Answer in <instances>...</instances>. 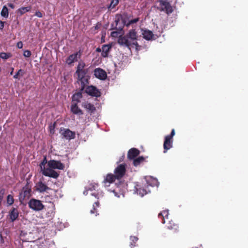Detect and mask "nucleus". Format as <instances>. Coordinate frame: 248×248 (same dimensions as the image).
<instances>
[{
    "label": "nucleus",
    "instance_id": "1",
    "mask_svg": "<svg viewBox=\"0 0 248 248\" xmlns=\"http://www.w3.org/2000/svg\"><path fill=\"white\" fill-rule=\"evenodd\" d=\"M137 33L135 30H130L124 35H121L118 37V43L121 46H124L130 48V46L138 45L137 42Z\"/></svg>",
    "mask_w": 248,
    "mask_h": 248
},
{
    "label": "nucleus",
    "instance_id": "2",
    "mask_svg": "<svg viewBox=\"0 0 248 248\" xmlns=\"http://www.w3.org/2000/svg\"><path fill=\"white\" fill-rule=\"evenodd\" d=\"M32 184L29 180H26V184L21 190L19 195V201L21 203L28 200L31 196Z\"/></svg>",
    "mask_w": 248,
    "mask_h": 248
},
{
    "label": "nucleus",
    "instance_id": "3",
    "mask_svg": "<svg viewBox=\"0 0 248 248\" xmlns=\"http://www.w3.org/2000/svg\"><path fill=\"white\" fill-rule=\"evenodd\" d=\"M126 21L121 14H116L115 16L114 22L111 25V30L123 31Z\"/></svg>",
    "mask_w": 248,
    "mask_h": 248
},
{
    "label": "nucleus",
    "instance_id": "4",
    "mask_svg": "<svg viewBox=\"0 0 248 248\" xmlns=\"http://www.w3.org/2000/svg\"><path fill=\"white\" fill-rule=\"evenodd\" d=\"M175 130L172 129L170 134L165 136L163 143L164 153H166L172 147L173 137L175 135Z\"/></svg>",
    "mask_w": 248,
    "mask_h": 248
},
{
    "label": "nucleus",
    "instance_id": "5",
    "mask_svg": "<svg viewBox=\"0 0 248 248\" xmlns=\"http://www.w3.org/2000/svg\"><path fill=\"white\" fill-rule=\"evenodd\" d=\"M28 205L31 209L36 211H41L45 207L41 201L35 199H31L28 202Z\"/></svg>",
    "mask_w": 248,
    "mask_h": 248
},
{
    "label": "nucleus",
    "instance_id": "6",
    "mask_svg": "<svg viewBox=\"0 0 248 248\" xmlns=\"http://www.w3.org/2000/svg\"><path fill=\"white\" fill-rule=\"evenodd\" d=\"M157 9L160 11L165 12L168 15L172 13L173 12L172 7L170 2L164 0L159 1V6Z\"/></svg>",
    "mask_w": 248,
    "mask_h": 248
},
{
    "label": "nucleus",
    "instance_id": "7",
    "mask_svg": "<svg viewBox=\"0 0 248 248\" xmlns=\"http://www.w3.org/2000/svg\"><path fill=\"white\" fill-rule=\"evenodd\" d=\"M77 82L80 84V91H83L89 84V77L86 74H78Z\"/></svg>",
    "mask_w": 248,
    "mask_h": 248
},
{
    "label": "nucleus",
    "instance_id": "8",
    "mask_svg": "<svg viewBox=\"0 0 248 248\" xmlns=\"http://www.w3.org/2000/svg\"><path fill=\"white\" fill-rule=\"evenodd\" d=\"M126 172V165L124 164L119 165L114 170V173L117 179L123 178Z\"/></svg>",
    "mask_w": 248,
    "mask_h": 248
},
{
    "label": "nucleus",
    "instance_id": "9",
    "mask_svg": "<svg viewBox=\"0 0 248 248\" xmlns=\"http://www.w3.org/2000/svg\"><path fill=\"white\" fill-rule=\"evenodd\" d=\"M124 183L120 182L119 184H116V187L112 191L116 197L119 198L121 195L124 196Z\"/></svg>",
    "mask_w": 248,
    "mask_h": 248
},
{
    "label": "nucleus",
    "instance_id": "10",
    "mask_svg": "<svg viewBox=\"0 0 248 248\" xmlns=\"http://www.w3.org/2000/svg\"><path fill=\"white\" fill-rule=\"evenodd\" d=\"M85 92L89 95L98 97L101 95V92L97 89V88L93 86H88L85 89Z\"/></svg>",
    "mask_w": 248,
    "mask_h": 248
},
{
    "label": "nucleus",
    "instance_id": "11",
    "mask_svg": "<svg viewBox=\"0 0 248 248\" xmlns=\"http://www.w3.org/2000/svg\"><path fill=\"white\" fill-rule=\"evenodd\" d=\"M48 166L50 168L59 170H63L64 165L60 161L55 160H50L48 162Z\"/></svg>",
    "mask_w": 248,
    "mask_h": 248
},
{
    "label": "nucleus",
    "instance_id": "12",
    "mask_svg": "<svg viewBox=\"0 0 248 248\" xmlns=\"http://www.w3.org/2000/svg\"><path fill=\"white\" fill-rule=\"evenodd\" d=\"M35 190L39 193H44L48 190L51 189L45 183L40 181L36 184L35 186Z\"/></svg>",
    "mask_w": 248,
    "mask_h": 248
},
{
    "label": "nucleus",
    "instance_id": "13",
    "mask_svg": "<svg viewBox=\"0 0 248 248\" xmlns=\"http://www.w3.org/2000/svg\"><path fill=\"white\" fill-rule=\"evenodd\" d=\"M81 53L80 51H78L76 53L71 54L66 60V62L68 65H71L75 62L78 61V58H80L81 57Z\"/></svg>",
    "mask_w": 248,
    "mask_h": 248
},
{
    "label": "nucleus",
    "instance_id": "14",
    "mask_svg": "<svg viewBox=\"0 0 248 248\" xmlns=\"http://www.w3.org/2000/svg\"><path fill=\"white\" fill-rule=\"evenodd\" d=\"M95 77L101 80H104L107 78V73L105 71L101 68H97L94 70Z\"/></svg>",
    "mask_w": 248,
    "mask_h": 248
},
{
    "label": "nucleus",
    "instance_id": "15",
    "mask_svg": "<svg viewBox=\"0 0 248 248\" xmlns=\"http://www.w3.org/2000/svg\"><path fill=\"white\" fill-rule=\"evenodd\" d=\"M42 174L46 176L52 177L53 178H57L59 177V174L51 168H46L44 171H42Z\"/></svg>",
    "mask_w": 248,
    "mask_h": 248
},
{
    "label": "nucleus",
    "instance_id": "16",
    "mask_svg": "<svg viewBox=\"0 0 248 248\" xmlns=\"http://www.w3.org/2000/svg\"><path fill=\"white\" fill-rule=\"evenodd\" d=\"M62 135L63 136V138L67 140H71L74 139L75 138V133L71 131L69 129H63V130L61 129Z\"/></svg>",
    "mask_w": 248,
    "mask_h": 248
},
{
    "label": "nucleus",
    "instance_id": "17",
    "mask_svg": "<svg viewBox=\"0 0 248 248\" xmlns=\"http://www.w3.org/2000/svg\"><path fill=\"white\" fill-rule=\"evenodd\" d=\"M166 228L172 233H176L179 232V226L172 220H170L166 225Z\"/></svg>",
    "mask_w": 248,
    "mask_h": 248
},
{
    "label": "nucleus",
    "instance_id": "18",
    "mask_svg": "<svg viewBox=\"0 0 248 248\" xmlns=\"http://www.w3.org/2000/svg\"><path fill=\"white\" fill-rule=\"evenodd\" d=\"M86 64L83 61H80L77 67V70L75 74H87V70L84 69Z\"/></svg>",
    "mask_w": 248,
    "mask_h": 248
},
{
    "label": "nucleus",
    "instance_id": "19",
    "mask_svg": "<svg viewBox=\"0 0 248 248\" xmlns=\"http://www.w3.org/2000/svg\"><path fill=\"white\" fill-rule=\"evenodd\" d=\"M146 184L147 183H146V184L144 185V186H142L141 185L138 184H137L135 186L137 193L141 197L143 196L144 195L147 193V187H146Z\"/></svg>",
    "mask_w": 248,
    "mask_h": 248
},
{
    "label": "nucleus",
    "instance_id": "20",
    "mask_svg": "<svg viewBox=\"0 0 248 248\" xmlns=\"http://www.w3.org/2000/svg\"><path fill=\"white\" fill-rule=\"evenodd\" d=\"M71 111L74 114L82 115L83 113L82 110L78 107L76 103H73L71 106Z\"/></svg>",
    "mask_w": 248,
    "mask_h": 248
},
{
    "label": "nucleus",
    "instance_id": "21",
    "mask_svg": "<svg viewBox=\"0 0 248 248\" xmlns=\"http://www.w3.org/2000/svg\"><path fill=\"white\" fill-rule=\"evenodd\" d=\"M140 151L136 148L130 149L127 154V157L129 159H134L140 154Z\"/></svg>",
    "mask_w": 248,
    "mask_h": 248
},
{
    "label": "nucleus",
    "instance_id": "22",
    "mask_svg": "<svg viewBox=\"0 0 248 248\" xmlns=\"http://www.w3.org/2000/svg\"><path fill=\"white\" fill-rule=\"evenodd\" d=\"M82 106L85 108L90 114L93 113L96 110L95 107L93 104L88 102L82 103Z\"/></svg>",
    "mask_w": 248,
    "mask_h": 248
},
{
    "label": "nucleus",
    "instance_id": "23",
    "mask_svg": "<svg viewBox=\"0 0 248 248\" xmlns=\"http://www.w3.org/2000/svg\"><path fill=\"white\" fill-rule=\"evenodd\" d=\"M18 210L16 208H13L9 212L10 218L12 222H14L18 218Z\"/></svg>",
    "mask_w": 248,
    "mask_h": 248
},
{
    "label": "nucleus",
    "instance_id": "24",
    "mask_svg": "<svg viewBox=\"0 0 248 248\" xmlns=\"http://www.w3.org/2000/svg\"><path fill=\"white\" fill-rule=\"evenodd\" d=\"M115 179H117L116 177H115V175L112 173L108 174L104 180L103 181V183L104 184L107 186V184H110L113 183L115 181Z\"/></svg>",
    "mask_w": 248,
    "mask_h": 248
},
{
    "label": "nucleus",
    "instance_id": "25",
    "mask_svg": "<svg viewBox=\"0 0 248 248\" xmlns=\"http://www.w3.org/2000/svg\"><path fill=\"white\" fill-rule=\"evenodd\" d=\"M111 47V46L109 45H104L102 46V52L101 56L104 58H106L108 56V53Z\"/></svg>",
    "mask_w": 248,
    "mask_h": 248
},
{
    "label": "nucleus",
    "instance_id": "26",
    "mask_svg": "<svg viewBox=\"0 0 248 248\" xmlns=\"http://www.w3.org/2000/svg\"><path fill=\"white\" fill-rule=\"evenodd\" d=\"M142 35L143 37L147 40H151L154 36L153 32L148 30H143L142 32Z\"/></svg>",
    "mask_w": 248,
    "mask_h": 248
},
{
    "label": "nucleus",
    "instance_id": "27",
    "mask_svg": "<svg viewBox=\"0 0 248 248\" xmlns=\"http://www.w3.org/2000/svg\"><path fill=\"white\" fill-rule=\"evenodd\" d=\"M169 215V210H163L158 214V217L162 218V223L164 224L165 222V218H168V216Z\"/></svg>",
    "mask_w": 248,
    "mask_h": 248
},
{
    "label": "nucleus",
    "instance_id": "28",
    "mask_svg": "<svg viewBox=\"0 0 248 248\" xmlns=\"http://www.w3.org/2000/svg\"><path fill=\"white\" fill-rule=\"evenodd\" d=\"M144 161V158L142 156H139L133 160V165L135 166H139L141 163Z\"/></svg>",
    "mask_w": 248,
    "mask_h": 248
},
{
    "label": "nucleus",
    "instance_id": "29",
    "mask_svg": "<svg viewBox=\"0 0 248 248\" xmlns=\"http://www.w3.org/2000/svg\"><path fill=\"white\" fill-rule=\"evenodd\" d=\"M0 14L4 17H8L9 15L8 9L6 6L3 7Z\"/></svg>",
    "mask_w": 248,
    "mask_h": 248
},
{
    "label": "nucleus",
    "instance_id": "30",
    "mask_svg": "<svg viewBox=\"0 0 248 248\" xmlns=\"http://www.w3.org/2000/svg\"><path fill=\"white\" fill-rule=\"evenodd\" d=\"M82 91L75 93L73 96V99L77 102L79 101V99L82 97Z\"/></svg>",
    "mask_w": 248,
    "mask_h": 248
},
{
    "label": "nucleus",
    "instance_id": "31",
    "mask_svg": "<svg viewBox=\"0 0 248 248\" xmlns=\"http://www.w3.org/2000/svg\"><path fill=\"white\" fill-rule=\"evenodd\" d=\"M14 197L12 195H8L7 197V203L9 205H11L14 203Z\"/></svg>",
    "mask_w": 248,
    "mask_h": 248
},
{
    "label": "nucleus",
    "instance_id": "32",
    "mask_svg": "<svg viewBox=\"0 0 248 248\" xmlns=\"http://www.w3.org/2000/svg\"><path fill=\"white\" fill-rule=\"evenodd\" d=\"M130 240L131 241L130 247L131 248H133L134 247L136 246L135 244L138 240V238L136 236H131Z\"/></svg>",
    "mask_w": 248,
    "mask_h": 248
},
{
    "label": "nucleus",
    "instance_id": "33",
    "mask_svg": "<svg viewBox=\"0 0 248 248\" xmlns=\"http://www.w3.org/2000/svg\"><path fill=\"white\" fill-rule=\"evenodd\" d=\"M47 163V160L46 157H45L40 164V168L41 171H44V170H46V168H45V165Z\"/></svg>",
    "mask_w": 248,
    "mask_h": 248
},
{
    "label": "nucleus",
    "instance_id": "34",
    "mask_svg": "<svg viewBox=\"0 0 248 248\" xmlns=\"http://www.w3.org/2000/svg\"><path fill=\"white\" fill-rule=\"evenodd\" d=\"M11 57V54L10 53H7L5 52L0 53V58L2 59L6 60L10 58Z\"/></svg>",
    "mask_w": 248,
    "mask_h": 248
},
{
    "label": "nucleus",
    "instance_id": "35",
    "mask_svg": "<svg viewBox=\"0 0 248 248\" xmlns=\"http://www.w3.org/2000/svg\"><path fill=\"white\" fill-rule=\"evenodd\" d=\"M6 190L4 188H2L0 190V204H1L3 199L5 195Z\"/></svg>",
    "mask_w": 248,
    "mask_h": 248
},
{
    "label": "nucleus",
    "instance_id": "36",
    "mask_svg": "<svg viewBox=\"0 0 248 248\" xmlns=\"http://www.w3.org/2000/svg\"><path fill=\"white\" fill-rule=\"evenodd\" d=\"M119 0H111L108 8L113 9L119 3Z\"/></svg>",
    "mask_w": 248,
    "mask_h": 248
},
{
    "label": "nucleus",
    "instance_id": "37",
    "mask_svg": "<svg viewBox=\"0 0 248 248\" xmlns=\"http://www.w3.org/2000/svg\"><path fill=\"white\" fill-rule=\"evenodd\" d=\"M31 10L30 7H22L19 9V11L21 14H23Z\"/></svg>",
    "mask_w": 248,
    "mask_h": 248
},
{
    "label": "nucleus",
    "instance_id": "38",
    "mask_svg": "<svg viewBox=\"0 0 248 248\" xmlns=\"http://www.w3.org/2000/svg\"><path fill=\"white\" fill-rule=\"evenodd\" d=\"M98 185L97 184L92 183L88 187L89 190H90V191H93L95 190L98 187Z\"/></svg>",
    "mask_w": 248,
    "mask_h": 248
},
{
    "label": "nucleus",
    "instance_id": "39",
    "mask_svg": "<svg viewBox=\"0 0 248 248\" xmlns=\"http://www.w3.org/2000/svg\"><path fill=\"white\" fill-rule=\"evenodd\" d=\"M24 74V72L23 70L20 69L18 71V72L16 73V74L14 76V78L15 79H17V78H18L19 76L22 77V76H23Z\"/></svg>",
    "mask_w": 248,
    "mask_h": 248
},
{
    "label": "nucleus",
    "instance_id": "40",
    "mask_svg": "<svg viewBox=\"0 0 248 248\" xmlns=\"http://www.w3.org/2000/svg\"><path fill=\"white\" fill-rule=\"evenodd\" d=\"M56 124V123H54L49 126V132L51 135H53L55 133V128Z\"/></svg>",
    "mask_w": 248,
    "mask_h": 248
},
{
    "label": "nucleus",
    "instance_id": "41",
    "mask_svg": "<svg viewBox=\"0 0 248 248\" xmlns=\"http://www.w3.org/2000/svg\"><path fill=\"white\" fill-rule=\"evenodd\" d=\"M139 20V18H136L132 20H129L128 23H126L125 26L128 27L131 24L137 23Z\"/></svg>",
    "mask_w": 248,
    "mask_h": 248
},
{
    "label": "nucleus",
    "instance_id": "42",
    "mask_svg": "<svg viewBox=\"0 0 248 248\" xmlns=\"http://www.w3.org/2000/svg\"><path fill=\"white\" fill-rule=\"evenodd\" d=\"M118 31L116 30L115 31H113L111 33V36L113 37H117L119 34H120V31Z\"/></svg>",
    "mask_w": 248,
    "mask_h": 248
},
{
    "label": "nucleus",
    "instance_id": "43",
    "mask_svg": "<svg viewBox=\"0 0 248 248\" xmlns=\"http://www.w3.org/2000/svg\"><path fill=\"white\" fill-rule=\"evenodd\" d=\"M31 52L28 50L24 51L23 53V55L25 57H30L31 56Z\"/></svg>",
    "mask_w": 248,
    "mask_h": 248
},
{
    "label": "nucleus",
    "instance_id": "44",
    "mask_svg": "<svg viewBox=\"0 0 248 248\" xmlns=\"http://www.w3.org/2000/svg\"><path fill=\"white\" fill-rule=\"evenodd\" d=\"M91 195L93 196H94L95 198L98 199L100 196H101V194H99V192H93V193H91Z\"/></svg>",
    "mask_w": 248,
    "mask_h": 248
},
{
    "label": "nucleus",
    "instance_id": "45",
    "mask_svg": "<svg viewBox=\"0 0 248 248\" xmlns=\"http://www.w3.org/2000/svg\"><path fill=\"white\" fill-rule=\"evenodd\" d=\"M93 210H95V208L98 207L99 206V202L98 201L94 202L93 205Z\"/></svg>",
    "mask_w": 248,
    "mask_h": 248
},
{
    "label": "nucleus",
    "instance_id": "46",
    "mask_svg": "<svg viewBox=\"0 0 248 248\" xmlns=\"http://www.w3.org/2000/svg\"><path fill=\"white\" fill-rule=\"evenodd\" d=\"M35 15L38 17H42L43 16V15H42V13L40 11L36 12Z\"/></svg>",
    "mask_w": 248,
    "mask_h": 248
},
{
    "label": "nucleus",
    "instance_id": "47",
    "mask_svg": "<svg viewBox=\"0 0 248 248\" xmlns=\"http://www.w3.org/2000/svg\"><path fill=\"white\" fill-rule=\"evenodd\" d=\"M0 243L1 244H3L4 243L3 237L2 236V233L0 232Z\"/></svg>",
    "mask_w": 248,
    "mask_h": 248
},
{
    "label": "nucleus",
    "instance_id": "48",
    "mask_svg": "<svg viewBox=\"0 0 248 248\" xmlns=\"http://www.w3.org/2000/svg\"><path fill=\"white\" fill-rule=\"evenodd\" d=\"M5 22L0 20V29L2 30L3 29L4 26Z\"/></svg>",
    "mask_w": 248,
    "mask_h": 248
},
{
    "label": "nucleus",
    "instance_id": "49",
    "mask_svg": "<svg viewBox=\"0 0 248 248\" xmlns=\"http://www.w3.org/2000/svg\"><path fill=\"white\" fill-rule=\"evenodd\" d=\"M17 46L19 48H21L23 47V44L22 42H19L17 43Z\"/></svg>",
    "mask_w": 248,
    "mask_h": 248
},
{
    "label": "nucleus",
    "instance_id": "50",
    "mask_svg": "<svg viewBox=\"0 0 248 248\" xmlns=\"http://www.w3.org/2000/svg\"><path fill=\"white\" fill-rule=\"evenodd\" d=\"M90 213L91 214H95L96 213V215H97V210L95 208V210H93V209H92L91 211H90Z\"/></svg>",
    "mask_w": 248,
    "mask_h": 248
},
{
    "label": "nucleus",
    "instance_id": "51",
    "mask_svg": "<svg viewBox=\"0 0 248 248\" xmlns=\"http://www.w3.org/2000/svg\"><path fill=\"white\" fill-rule=\"evenodd\" d=\"M89 190L88 189V187H86V190L84 191L83 194L85 195H87L88 194V191Z\"/></svg>",
    "mask_w": 248,
    "mask_h": 248
},
{
    "label": "nucleus",
    "instance_id": "52",
    "mask_svg": "<svg viewBox=\"0 0 248 248\" xmlns=\"http://www.w3.org/2000/svg\"><path fill=\"white\" fill-rule=\"evenodd\" d=\"M8 6L10 7H11L12 8H14V5H13V4L12 3H9L8 4Z\"/></svg>",
    "mask_w": 248,
    "mask_h": 248
},
{
    "label": "nucleus",
    "instance_id": "53",
    "mask_svg": "<svg viewBox=\"0 0 248 248\" xmlns=\"http://www.w3.org/2000/svg\"><path fill=\"white\" fill-rule=\"evenodd\" d=\"M96 51L97 52H100L101 51V49L99 47H98V48H96Z\"/></svg>",
    "mask_w": 248,
    "mask_h": 248
},
{
    "label": "nucleus",
    "instance_id": "54",
    "mask_svg": "<svg viewBox=\"0 0 248 248\" xmlns=\"http://www.w3.org/2000/svg\"><path fill=\"white\" fill-rule=\"evenodd\" d=\"M14 70V68H11V71L10 72L11 75H12L13 74Z\"/></svg>",
    "mask_w": 248,
    "mask_h": 248
},
{
    "label": "nucleus",
    "instance_id": "55",
    "mask_svg": "<svg viewBox=\"0 0 248 248\" xmlns=\"http://www.w3.org/2000/svg\"><path fill=\"white\" fill-rule=\"evenodd\" d=\"M122 157V158H121V159H123V158H124V156H123Z\"/></svg>",
    "mask_w": 248,
    "mask_h": 248
},
{
    "label": "nucleus",
    "instance_id": "56",
    "mask_svg": "<svg viewBox=\"0 0 248 248\" xmlns=\"http://www.w3.org/2000/svg\"><path fill=\"white\" fill-rule=\"evenodd\" d=\"M1 67H0V72H1Z\"/></svg>",
    "mask_w": 248,
    "mask_h": 248
},
{
    "label": "nucleus",
    "instance_id": "57",
    "mask_svg": "<svg viewBox=\"0 0 248 248\" xmlns=\"http://www.w3.org/2000/svg\"><path fill=\"white\" fill-rule=\"evenodd\" d=\"M0 205H1V204H0Z\"/></svg>",
    "mask_w": 248,
    "mask_h": 248
}]
</instances>
